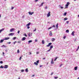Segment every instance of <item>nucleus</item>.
I'll return each instance as SVG.
<instances>
[{
  "label": "nucleus",
  "instance_id": "f257e3e1",
  "mask_svg": "<svg viewBox=\"0 0 79 79\" xmlns=\"http://www.w3.org/2000/svg\"><path fill=\"white\" fill-rule=\"evenodd\" d=\"M8 68V65H5L4 67V69H7Z\"/></svg>",
  "mask_w": 79,
  "mask_h": 79
},
{
  "label": "nucleus",
  "instance_id": "f03ea898",
  "mask_svg": "<svg viewBox=\"0 0 79 79\" xmlns=\"http://www.w3.org/2000/svg\"><path fill=\"white\" fill-rule=\"evenodd\" d=\"M50 13H51L50 12H48V13L47 15V17H49V16H50V15H51Z\"/></svg>",
  "mask_w": 79,
  "mask_h": 79
},
{
  "label": "nucleus",
  "instance_id": "7ed1b4c3",
  "mask_svg": "<svg viewBox=\"0 0 79 79\" xmlns=\"http://www.w3.org/2000/svg\"><path fill=\"white\" fill-rule=\"evenodd\" d=\"M26 38L25 37H23L22 38V41H24L25 40H26Z\"/></svg>",
  "mask_w": 79,
  "mask_h": 79
},
{
  "label": "nucleus",
  "instance_id": "20e7f679",
  "mask_svg": "<svg viewBox=\"0 0 79 79\" xmlns=\"http://www.w3.org/2000/svg\"><path fill=\"white\" fill-rule=\"evenodd\" d=\"M52 44V43H50L48 44V45H47L46 47H50V46Z\"/></svg>",
  "mask_w": 79,
  "mask_h": 79
},
{
  "label": "nucleus",
  "instance_id": "39448f33",
  "mask_svg": "<svg viewBox=\"0 0 79 79\" xmlns=\"http://www.w3.org/2000/svg\"><path fill=\"white\" fill-rule=\"evenodd\" d=\"M28 13L29 14V15H32L34 14V12H29Z\"/></svg>",
  "mask_w": 79,
  "mask_h": 79
},
{
  "label": "nucleus",
  "instance_id": "423d86ee",
  "mask_svg": "<svg viewBox=\"0 0 79 79\" xmlns=\"http://www.w3.org/2000/svg\"><path fill=\"white\" fill-rule=\"evenodd\" d=\"M51 63L52 64H54V62L53 61V59H52V61L51 62Z\"/></svg>",
  "mask_w": 79,
  "mask_h": 79
},
{
  "label": "nucleus",
  "instance_id": "0eeeda50",
  "mask_svg": "<svg viewBox=\"0 0 79 79\" xmlns=\"http://www.w3.org/2000/svg\"><path fill=\"white\" fill-rule=\"evenodd\" d=\"M9 39H10V38L9 37H6L5 38L4 40H8Z\"/></svg>",
  "mask_w": 79,
  "mask_h": 79
},
{
  "label": "nucleus",
  "instance_id": "6e6552de",
  "mask_svg": "<svg viewBox=\"0 0 79 79\" xmlns=\"http://www.w3.org/2000/svg\"><path fill=\"white\" fill-rule=\"evenodd\" d=\"M69 4H70V3L69 2H67V4L65 5L66 6H68Z\"/></svg>",
  "mask_w": 79,
  "mask_h": 79
},
{
  "label": "nucleus",
  "instance_id": "1a4fd4ad",
  "mask_svg": "<svg viewBox=\"0 0 79 79\" xmlns=\"http://www.w3.org/2000/svg\"><path fill=\"white\" fill-rule=\"evenodd\" d=\"M75 33V32H74V31H73V32H72V33H71V35H73V36H74V33Z\"/></svg>",
  "mask_w": 79,
  "mask_h": 79
},
{
  "label": "nucleus",
  "instance_id": "9d476101",
  "mask_svg": "<svg viewBox=\"0 0 79 79\" xmlns=\"http://www.w3.org/2000/svg\"><path fill=\"white\" fill-rule=\"evenodd\" d=\"M4 40V39L3 40H1L0 41V43H3Z\"/></svg>",
  "mask_w": 79,
  "mask_h": 79
},
{
  "label": "nucleus",
  "instance_id": "9b49d317",
  "mask_svg": "<svg viewBox=\"0 0 79 79\" xmlns=\"http://www.w3.org/2000/svg\"><path fill=\"white\" fill-rule=\"evenodd\" d=\"M14 35V33H11L9 34V35H11L12 36Z\"/></svg>",
  "mask_w": 79,
  "mask_h": 79
},
{
  "label": "nucleus",
  "instance_id": "f8f14e48",
  "mask_svg": "<svg viewBox=\"0 0 79 79\" xmlns=\"http://www.w3.org/2000/svg\"><path fill=\"white\" fill-rule=\"evenodd\" d=\"M15 30V28H12L10 30V32H12L13 31H14Z\"/></svg>",
  "mask_w": 79,
  "mask_h": 79
},
{
  "label": "nucleus",
  "instance_id": "ddd939ff",
  "mask_svg": "<svg viewBox=\"0 0 79 79\" xmlns=\"http://www.w3.org/2000/svg\"><path fill=\"white\" fill-rule=\"evenodd\" d=\"M31 23H28L26 25L27 26H29L30 25V24H31Z\"/></svg>",
  "mask_w": 79,
  "mask_h": 79
},
{
  "label": "nucleus",
  "instance_id": "4468645a",
  "mask_svg": "<svg viewBox=\"0 0 79 79\" xmlns=\"http://www.w3.org/2000/svg\"><path fill=\"white\" fill-rule=\"evenodd\" d=\"M44 2H42V3H41L40 5L39 6V7H40L42 6H43V4H44Z\"/></svg>",
  "mask_w": 79,
  "mask_h": 79
},
{
  "label": "nucleus",
  "instance_id": "2eb2a0df",
  "mask_svg": "<svg viewBox=\"0 0 79 79\" xmlns=\"http://www.w3.org/2000/svg\"><path fill=\"white\" fill-rule=\"evenodd\" d=\"M42 43L43 44H45V41L44 40H42Z\"/></svg>",
  "mask_w": 79,
  "mask_h": 79
},
{
  "label": "nucleus",
  "instance_id": "dca6fc26",
  "mask_svg": "<svg viewBox=\"0 0 79 79\" xmlns=\"http://www.w3.org/2000/svg\"><path fill=\"white\" fill-rule=\"evenodd\" d=\"M58 23H57L56 24V29H58Z\"/></svg>",
  "mask_w": 79,
  "mask_h": 79
},
{
  "label": "nucleus",
  "instance_id": "f3484780",
  "mask_svg": "<svg viewBox=\"0 0 79 79\" xmlns=\"http://www.w3.org/2000/svg\"><path fill=\"white\" fill-rule=\"evenodd\" d=\"M28 42V44H29V43H30L31 42H32V40H30Z\"/></svg>",
  "mask_w": 79,
  "mask_h": 79
},
{
  "label": "nucleus",
  "instance_id": "a211bd4d",
  "mask_svg": "<svg viewBox=\"0 0 79 79\" xmlns=\"http://www.w3.org/2000/svg\"><path fill=\"white\" fill-rule=\"evenodd\" d=\"M55 39L52 38V42H54V41H55Z\"/></svg>",
  "mask_w": 79,
  "mask_h": 79
},
{
  "label": "nucleus",
  "instance_id": "6ab92c4d",
  "mask_svg": "<svg viewBox=\"0 0 79 79\" xmlns=\"http://www.w3.org/2000/svg\"><path fill=\"white\" fill-rule=\"evenodd\" d=\"M25 71H26V73H28V70L27 69H25Z\"/></svg>",
  "mask_w": 79,
  "mask_h": 79
},
{
  "label": "nucleus",
  "instance_id": "aec40b11",
  "mask_svg": "<svg viewBox=\"0 0 79 79\" xmlns=\"http://www.w3.org/2000/svg\"><path fill=\"white\" fill-rule=\"evenodd\" d=\"M53 45H51L50 46V49H52V48H53Z\"/></svg>",
  "mask_w": 79,
  "mask_h": 79
},
{
  "label": "nucleus",
  "instance_id": "412c9836",
  "mask_svg": "<svg viewBox=\"0 0 79 79\" xmlns=\"http://www.w3.org/2000/svg\"><path fill=\"white\" fill-rule=\"evenodd\" d=\"M34 64H35V65H36V66H37V65H38V64L36 62H35L34 63Z\"/></svg>",
  "mask_w": 79,
  "mask_h": 79
},
{
  "label": "nucleus",
  "instance_id": "4be33fe9",
  "mask_svg": "<svg viewBox=\"0 0 79 79\" xmlns=\"http://www.w3.org/2000/svg\"><path fill=\"white\" fill-rule=\"evenodd\" d=\"M59 7H60V8L61 9H63V7H62L60 5L59 6Z\"/></svg>",
  "mask_w": 79,
  "mask_h": 79
},
{
  "label": "nucleus",
  "instance_id": "5701e85b",
  "mask_svg": "<svg viewBox=\"0 0 79 79\" xmlns=\"http://www.w3.org/2000/svg\"><path fill=\"white\" fill-rule=\"evenodd\" d=\"M77 67H75L74 68V69L75 70H77Z\"/></svg>",
  "mask_w": 79,
  "mask_h": 79
},
{
  "label": "nucleus",
  "instance_id": "b1692460",
  "mask_svg": "<svg viewBox=\"0 0 79 79\" xmlns=\"http://www.w3.org/2000/svg\"><path fill=\"white\" fill-rule=\"evenodd\" d=\"M1 47H5V48H6V46H5L4 45H3L1 46Z\"/></svg>",
  "mask_w": 79,
  "mask_h": 79
},
{
  "label": "nucleus",
  "instance_id": "393cba45",
  "mask_svg": "<svg viewBox=\"0 0 79 79\" xmlns=\"http://www.w3.org/2000/svg\"><path fill=\"white\" fill-rule=\"evenodd\" d=\"M67 19H68V18H67L66 17L64 19V21H66V20H67Z\"/></svg>",
  "mask_w": 79,
  "mask_h": 79
},
{
  "label": "nucleus",
  "instance_id": "a878e982",
  "mask_svg": "<svg viewBox=\"0 0 79 79\" xmlns=\"http://www.w3.org/2000/svg\"><path fill=\"white\" fill-rule=\"evenodd\" d=\"M24 36H25V37H27V35L26 33L24 34Z\"/></svg>",
  "mask_w": 79,
  "mask_h": 79
},
{
  "label": "nucleus",
  "instance_id": "bb28decb",
  "mask_svg": "<svg viewBox=\"0 0 79 79\" xmlns=\"http://www.w3.org/2000/svg\"><path fill=\"white\" fill-rule=\"evenodd\" d=\"M16 37H14V38H13L12 39H13V40H16Z\"/></svg>",
  "mask_w": 79,
  "mask_h": 79
},
{
  "label": "nucleus",
  "instance_id": "cd10ccee",
  "mask_svg": "<svg viewBox=\"0 0 79 79\" xmlns=\"http://www.w3.org/2000/svg\"><path fill=\"white\" fill-rule=\"evenodd\" d=\"M54 79H58V77H54Z\"/></svg>",
  "mask_w": 79,
  "mask_h": 79
},
{
  "label": "nucleus",
  "instance_id": "c85d7f7f",
  "mask_svg": "<svg viewBox=\"0 0 79 79\" xmlns=\"http://www.w3.org/2000/svg\"><path fill=\"white\" fill-rule=\"evenodd\" d=\"M67 14V12H65L64 14V16H66V14Z\"/></svg>",
  "mask_w": 79,
  "mask_h": 79
},
{
  "label": "nucleus",
  "instance_id": "c756f323",
  "mask_svg": "<svg viewBox=\"0 0 79 79\" xmlns=\"http://www.w3.org/2000/svg\"><path fill=\"white\" fill-rule=\"evenodd\" d=\"M19 49H18L17 50V53H19Z\"/></svg>",
  "mask_w": 79,
  "mask_h": 79
},
{
  "label": "nucleus",
  "instance_id": "7c9ffc66",
  "mask_svg": "<svg viewBox=\"0 0 79 79\" xmlns=\"http://www.w3.org/2000/svg\"><path fill=\"white\" fill-rule=\"evenodd\" d=\"M66 32L68 33L69 32V30H67L66 31Z\"/></svg>",
  "mask_w": 79,
  "mask_h": 79
},
{
  "label": "nucleus",
  "instance_id": "2f4dec72",
  "mask_svg": "<svg viewBox=\"0 0 79 79\" xmlns=\"http://www.w3.org/2000/svg\"><path fill=\"white\" fill-rule=\"evenodd\" d=\"M51 50V49H50H50L49 50H48L47 51V52H50Z\"/></svg>",
  "mask_w": 79,
  "mask_h": 79
},
{
  "label": "nucleus",
  "instance_id": "473e14b6",
  "mask_svg": "<svg viewBox=\"0 0 79 79\" xmlns=\"http://www.w3.org/2000/svg\"><path fill=\"white\" fill-rule=\"evenodd\" d=\"M22 58V56H21L20 57V58L19 59V60H21V59Z\"/></svg>",
  "mask_w": 79,
  "mask_h": 79
},
{
  "label": "nucleus",
  "instance_id": "72a5a7b5",
  "mask_svg": "<svg viewBox=\"0 0 79 79\" xmlns=\"http://www.w3.org/2000/svg\"><path fill=\"white\" fill-rule=\"evenodd\" d=\"M3 65H1L0 67V68H2L3 69Z\"/></svg>",
  "mask_w": 79,
  "mask_h": 79
},
{
  "label": "nucleus",
  "instance_id": "f704fd0d",
  "mask_svg": "<svg viewBox=\"0 0 79 79\" xmlns=\"http://www.w3.org/2000/svg\"><path fill=\"white\" fill-rule=\"evenodd\" d=\"M36 63L38 64L39 63V60H38L36 61Z\"/></svg>",
  "mask_w": 79,
  "mask_h": 79
},
{
  "label": "nucleus",
  "instance_id": "c9c22d12",
  "mask_svg": "<svg viewBox=\"0 0 79 79\" xmlns=\"http://www.w3.org/2000/svg\"><path fill=\"white\" fill-rule=\"evenodd\" d=\"M17 42L16 41H15L13 43V44L14 45H15L16 44V43Z\"/></svg>",
  "mask_w": 79,
  "mask_h": 79
},
{
  "label": "nucleus",
  "instance_id": "e433bc0d",
  "mask_svg": "<svg viewBox=\"0 0 79 79\" xmlns=\"http://www.w3.org/2000/svg\"><path fill=\"white\" fill-rule=\"evenodd\" d=\"M36 53V55H38V54H39V52H37Z\"/></svg>",
  "mask_w": 79,
  "mask_h": 79
},
{
  "label": "nucleus",
  "instance_id": "4c0bfd02",
  "mask_svg": "<svg viewBox=\"0 0 79 79\" xmlns=\"http://www.w3.org/2000/svg\"><path fill=\"white\" fill-rule=\"evenodd\" d=\"M18 44H21V41H18Z\"/></svg>",
  "mask_w": 79,
  "mask_h": 79
},
{
  "label": "nucleus",
  "instance_id": "58836bf2",
  "mask_svg": "<svg viewBox=\"0 0 79 79\" xmlns=\"http://www.w3.org/2000/svg\"><path fill=\"white\" fill-rule=\"evenodd\" d=\"M19 32H20V31L19 30L17 32L18 34H19Z\"/></svg>",
  "mask_w": 79,
  "mask_h": 79
},
{
  "label": "nucleus",
  "instance_id": "ea45409f",
  "mask_svg": "<svg viewBox=\"0 0 79 79\" xmlns=\"http://www.w3.org/2000/svg\"><path fill=\"white\" fill-rule=\"evenodd\" d=\"M0 63L1 64H3V61H0Z\"/></svg>",
  "mask_w": 79,
  "mask_h": 79
},
{
  "label": "nucleus",
  "instance_id": "a19ab883",
  "mask_svg": "<svg viewBox=\"0 0 79 79\" xmlns=\"http://www.w3.org/2000/svg\"><path fill=\"white\" fill-rule=\"evenodd\" d=\"M52 27H50L48 28V30H49V29H52Z\"/></svg>",
  "mask_w": 79,
  "mask_h": 79
},
{
  "label": "nucleus",
  "instance_id": "79ce46f5",
  "mask_svg": "<svg viewBox=\"0 0 79 79\" xmlns=\"http://www.w3.org/2000/svg\"><path fill=\"white\" fill-rule=\"evenodd\" d=\"M24 69H22L21 70V72H24Z\"/></svg>",
  "mask_w": 79,
  "mask_h": 79
},
{
  "label": "nucleus",
  "instance_id": "37998d69",
  "mask_svg": "<svg viewBox=\"0 0 79 79\" xmlns=\"http://www.w3.org/2000/svg\"><path fill=\"white\" fill-rule=\"evenodd\" d=\"M35 31H36V28H35V30H33V32H35Z\"/></svg>",
  "mask_w": 79,
  "mask_h": 79
},
{
  "label": "nucleus",
  "instance_id": "c03bdc74",
  "mask_svg": "<svg viewBox=\"0 0 79 79\" xmlns=\"http://www.w3.org/2000/svg\"><path fill=\"white\" fill-rule=\"evenodd\" d=\"M52 34H49V35L50 36H52Z\"/></svg>",
  "mask_w": 79,
  "mask_h": 79
},
{
  "label": "nucleus",
  "instance_id": "a18cd8bd",
  "mask_svg": "<svg viewBox=\"0 0 79 79\" xmlns=\"http://www.w3.org/2000/svg\"><path fill=\"white\" fill-rule=\"evenodd\" d=\"M69 21H66V23L68 24V23H69Z\"/></svg>",
  "mask_w": 79,
  "mask_h": 79
},
{
  "label": "nucleus",
  "instance_id": "49530a36",
  "mask_svg": "<svg viewBox=\"0 0 79 79\" xmlns=\"http://www.w3.org/2000/svg\"><path fill=\"white\" fill-rule=\"evenodd\" d=\"M66 36H64V37H63V38L64 39H66Z\"/></svg>",
  "mask_w": 79,
  "mask_h": 79
},
{
  "label": "nucleus",
  "instance_id": "de8ad7c7",
  "mask_svg": "<svg viewBox=\"0 0 79 79\" xmlns=\"http://www.w3.org/2000/svg\"><path fill=\"white\" fill-rule=\"evenodd\" d=\"M4 54H5V53H4V52H3L2 55H3V56H5V55H4Z\"/></svg>",
  "mask_w": 79,
  "mask_h": 79
},
{
  "label": "nucleus",
  "instance_id": "09e8293b",
  "mask_svg": "<svg viewBox=\"0 0 79 79\" xmlns=\"http://www.w3.org/2000/svg\"><path fill=\"white\" fill-rule=\"evenodd\" d=\"M53 72H52V73H51V76H52V75H53Z\"/></svg>",
  "mask_w": 79,
  "mask_h": 79
},
{
  "label": "nucleus",
  "instance_id": "8fccbe9b",
  "mask_svg": "<svg viewBox=\"0 0 79 79\" xmlns=\"http://www.w3.org/2000/svg\"><path fill=\"white\" fill-rule=\"evenodd\" d=\"M56 59H57V57H56L55 58V59H54V61H56Z\"/></svg>",
  "mask_w": 79,
  "mask_h": 79
},
{
  "label": "nucleus",
  "instance_id": "3c124183",
  "mask_svg": "<svg viewBox=\"0 0 79 79\" xmlns=\"http://www.w3.org/2000/svg\"><path fill=\"white\" fill-rule=\"evenodd\" d=\"M22 18H24V16L23 15L22 16Z\"/></svg>",
  "mask_w": 79,
  "mask_h": 79
},
{
  "label": "nucleus",
  "instance_id": "603ef678",
  "mask_svg": "<svg viewBox=\"0 0 79 79\" xmlns=\"http://www.w3.org/2000/svg\"><path fill=\"white\" fill-rule=\"evenodd\" d=\"M2 30V31H4V28H2V29L1 30Z\"/></svg>",
  "mask_w": 79,
  "mask_h": 79
},
{
  "label": "nucleus",
  "instance_id": "864d4df0",
  "mask_svg": "<svg viewBox=\"0 0 79 79\" xmlns=\"http://www.w3.org/2000/svg\"><path fill=\"white\" fill-rule=\"evenodd\" d=\"M7 44H11V42H8Z\"/></svg>",
  "mask_w": 79,
  "mask_h": 79
},
{
  "label": "nucleus",
  "instance_id": "5fc2aeb1",
  "mask_svg": "<svg viewBox=\"0 0 79 79\" xmlns=\"http://www.w3.org/2000/svg\"><path fill=\"white\" fill-rule=\"evenodd\" d=\"M52 34V31H50L49 32V34Z\"/></svg>",
  "mask_w": 79,
  "mask_h": 79
},
{
  "label": "nucleus",
  "instance_id": "6e6d98bb",
  "mask_svg": "<svg viewBox=\"0 0 79 79\" xmlns=\"http://www.w3.org/2000/svg\"><path fill=\"white\" fill-rule=\"evenodd\" d=\"M35 42H37V40H35Z\"/></svg>",
  "mask_w": 79,
  "mask_h": 79
},
{
  "label": "nucleus",
  "instance_id": "4d7b16f0",
  "mask_svg": "<svg viewBox=\"0 0 79 79\" xmlns=\"http://www.w3.org/2000/svg\"><path fill=\"white\" fill-rule=\"evenodd\" d=\"M27 28L28 29H29V28H30V27L29 26H28L27 27Z\"/></svg>",
  "mask_w": 79,
  "mask_h": 79
},
{
  "label": "nucleus",
  "instance_id": "13d9d810",
  "mask_svg": "<svg viewBox=\"0 0 79 79\" xmlns=\"http://www.w3.org/2000/svg\"><path fill=\"white\" fill-rule=\"evenodd\" d=\"M42 66H43V65H40V68H41V67H42Z\"/></svg>",
  "mask_w": 79,
  "mask_h": 79
},
{
  "label": "nucleus",
  "instance_id": "bf43d9fd",
  "mask_svg": "<svg viewBox=\"0 0 79 79\" xmlns=\"http://www.w3.org/2000/svg\"><path fill=\"white\" fill-rule=\"evenodd\" d=\"M14 8V7H12L11 10H13V9Z\"/></svg>",
  "mask_w": 79,
  "mask_h": 79
},
{
  "label": "nucleus",
  "instance_id": "052dcab7",
  "mask_svg": "<svg viewBox=\"0 0 79 79\" xmlns=\"http://www.w3.org/2000/svg\"><path fill=\"white\" fill-rule=\"evenodd\" d=\"M38 0H35V2H38Z\"/></svg>",
  "mask_w": 79,
  "mask_h": 79
},
{
  "label": "nucleus",
  "instance_id": "680f3d73",
  "mask_svg": "<svg viewBox=\"0 0 79 79\" xmlns=\"http://www.w3.org/2000/svg\"><path fill=\"white\" fill-rule=\"evenodd\" d=\"M62 65H63V64H61L60 66V67H61V66H62Z\"/></svg>",
  "mask_w": 79,
  "mask_h": 79
},
{
  "label": "nucleus",
  "instance_id": "e2e57ef3",
  "mask_svg": "<svg viewBox=\"0 0 79 79\" xmlns=\"http://www.w3.org/2000/svg\"><path fill=\"white\" fill-rule=\"evenodd\" d=\"M55 27V25H53V26L52 27Z\"/></svg>",
  "mask_w": 79,
  "mask_h": 79
},
{
  "label": "nucleus",
  "instance_id": "0e129e2a",
  "mask_svg": "<svg viewBox=\"0 0 79 79\" xmlns=\"http://www.w3.org/2000/svg\"><path fill=\"white\" fill-rule=\"evenodd\" d=\"M45 9H47V6H46L45 7Z\"/></svg>",
  "mask_w": 79,
  "mask_h": 79
},
{
  "label": "nucleus",
  "instance_id": "69168bd1",
  "mask_svg": "<svg viewBox=\"0 0 79 79\" xmlns=\"http://www.w3.org/2000/svg\"><path fill=\"white\" fill-rule=\"evenodd\" d=\"M28 35L29 36V37H30L31 36L30 35V34H28Z\"/></svg>",
  "mask_w": 79,
  "mask_h": 79
},
{
  "label": "nucleus",
  "instance_id": "338daca9",
  "mask_svg": "<svg viewBox=\"0 0 79 79\" xmlns=\"http://www.w3.org/2000/svg\"><path fill=\"white\" fill-rule=\"evenodd\" d=\"M34 76H35V75H32V77H34Z\"/></svg>",
  "mask_w": 79,
  "mask_h": 79
},
{
  "label": "nucleus",
  "instance_id": "774afa93",
  "mask_svg": "<svg viewBox=\"0 0 79 79\" xmlns=\"http://www.w3.org/2000/svg\"><path fill=\"white\" fill-rule=\"evenodd\" d=\"M2 30H0V33H1L2 32Z\"/></svg>",
  "mask_w": 79,
  "mask_h": 79
}]
</instances>
